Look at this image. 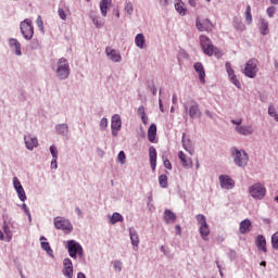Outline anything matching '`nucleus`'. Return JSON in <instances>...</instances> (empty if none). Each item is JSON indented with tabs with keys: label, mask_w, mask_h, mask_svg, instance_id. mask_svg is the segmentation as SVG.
I'll list each match as a JSON object with an SVG mask.
<instances>
[{
	"label": "nucleus",
	"mask_w": 278,
	"mask_h": 278,
	"mask_svg": "<svg viewBox=\"0 0 278 278\" xmlns=\"http://www.w3.org/2000/svg\"><path fill=\"white\" fill-rule=\"evenodd\" d=\"M200 45L205 55H208L210 58H212V55H215V58H217L218 60L219 58H223V51L216 48L214 45H212V40H210L207 36H200Z\"/></svg>",
	"instance_id": "obj_1"
},
{
	"label": "nucleus",
	"mask_w": 278,
	"mask_h": 278,
	"mask_svg": "<svg viewBox=\"0 0 278 278\" xmlns=\"http://www.w3.org/2000/svg\"><path fill=\"white\" fill-rule=\"evenodd\" d=\"M66 249L68 251L70 257L73 260H77V255H79V257L84 256V248H81V244L75 240H68L66 242Z\"/></svg>",
	"instance_id": "obj_2"
},
{
	"label": "nucleus",
	"mask_w": 278,
	"mask_h": 278,
	"mask_svg": "<svg viewBox=\"0 0 278 278\" xmlns=\"http://www.w3.org/2000/svg\"><path fill=\"white\" fill-rule=\"evenodd\" d=\"M68 75H71V65H68L66 59L62 58L58 61L56 77L59 79H68Z\"/></svg>",
	"instance_id": "obj_3"
},
{
	"label": "nucleus",
	"mask_w": 278,
	"mask_h": 278,
	"mask_svg": "<svg viewBox=\"0 0 278 278\" xmlns=\"http://www.w3.org/2000/svg\"><path fill=\"white\" fill-rule=\"evenodd\" d=\"M185 111L189 113L191 118H201L202 114L201 109H199V103L192 98L189 99V106L188 103L184 104Z\"/></svg>",
	"instance_id": "obj_4"
},
{
	"label": "nucleus",
	"mask_w": 278,
	"mask_h": 278,
	"mask_svg": "<svg viewBox=\"0 0 278 278\" xmlns=\"http://www.w3.org/2000/svg\"><path fill=\"white\" fill-rule=\"evenodd\" d=\"M197 220L199 224V231L201 235L202 240H210V226H207V220L205 219V216L198 215Z\"/></svg>",
	"instance_id": "obj_5"
},
{
	"label": "nucleus",
	"mask_w": 278,
	"mask_h": 278,
	"mask_svg": "<svg viewBox=\"0 0 278 278\" xmlns=\"http://www.w3.org/2000/svg\"><path fill=\"white\" fill-rule=\"evenodd\" d=\"M20 29L22 31V36H24L26 40H31V38H34V25H31L29 18H26L23 22H21Z\"/></svg>",
	"instance_id": "obj_6"
},
{
	"label": "nucleus",
	"mask_w": 278,
	"mask_h": 278,
	"mask_svg": "<svg viewBox=\"0 0 278 278\" xmlns=\"http://www.w3.org/2000/svg\"><path fill=\"white\" fill-rule=\"evenodd\" d=\"M54 227L55 229H61L64 233H71L73 231V224L68 219H64L63 217L54 218Z\"/></svg>",
	"instance_id": "obj_7"
},
{
	"label": "nucleus",
	"mask_w": 278,
	"mask_h": 278,
	"mask_svg": "<svg viewBox=\"0 0 278 278\" xmlns=\"http://www.w3.org/2000/svg\"><path fill=\"white\" fill-rule=\"evenodd\" d=\"M243 73L245 77H249L250 79H255V77L257 76V61L256 60L248 61Z\"/></svg>",
	"instance_id": "obj_8"
},
{
	"label": "nucleus",
	"mask_w": 278,
	"mask_h": 278,
	"mask_svg": "<svg viewBox=\"0 0 278 278\" xmlns=\"http://www.w3.org/2000/svg\"><path fill=\"white\" fill-rule=\"evenodd\" d=\"M250 194L253 199H262L266 197V188L262 184L256 182L250 188Z\"/></svg>",
	"instance_id": "obj_9"
},
{
	"label": "nucleus",
	"mask_w": 278,
	"mask_h": 278,
	"mask_svg": "<svg viewBox=\"0 0 278 278\" xmlns=\"http://www.w3.org/2000/svg\"><path fill=\"white\" fill-rule=\"evenodd\" d=\"M122 127H123V121H121V115L118 114L113 115L111 121L112 136L114 137L118 136V131H121Z\"/></svg>",
	"instance_id": "obj_10"
},
{
	"label": "nucleus",
	"mask_w": 278,
	"mask_h": 278,
	"mask_svg": "<svg viewBox=\"0 0 278 278\" xmlns=\"http://www.w3.org/2000/svg\"><path fill=\"white\" fill-rule=\"evenodd\" d=\"M248 163H249V154H247V152L244 151L236 150L235 164H237V166H247Z\"/></svg>",
	"instance_id": "obj_11"
},
{
	"label": "nucleus",
	"mask_w": 278,
	"mask_h": 278,
	"mask_svg": "<svg viewBox=\"0 0 278 278\" xmlns=\"http://www.w3.org/2000/svg\"><path fill=\"white\" fill-rule=\"evenodd\" d=\"M195 26L199 31H212L214 25H212V22L210 20H203L200 21L197 18Z\"/></svg>",
	"instance_id": "obj_12"
},
{
	"label": "nucleus",
	"mask_w": 278,
	"mask_h": 278,
	"mask_svg": "<svg viewBox=\"0 0 278 278\" xmlns=\"http://www.w3.org/2000/svg\"><path fill=\"white\" fill-rule=\"evenodd\" d=\"M219 182L222 188H224L225 190H231L236 186L233 179H231V177H229L228 175L219 176Z\"/></svg>",
	"instance_id": "obj_13"
},
{
	"label": "nucleus",
	"mask_w": 278,
	"mask_h": 278,
	"mask_svg": "<svg viewBox=\"0 0 278 278\" xmlns=\"http://www.w3.org/2000/svg\"><path fill=\"white\" fill-rule=\"evenodd\" d=\"M63 266V275L67 278H73V261L71 258H64Z\"/></svg>",
	"instance_id": "obj_14"
},
{
	"label": "nucleus",
	"mask_w": 278,
	"mask_h": 278,
	"mask_svg": "<svg viewBox=\"0 0 278 278\" xmlns=\"http://www.w3.org/2000/svg\"><path fill=\"white\" fill-rule=\"evenodd\" d=\"M149 157H150L151 168H152L153 173H155V167L157 166V150H155L154 147H150Z\"/></svg>",
	"instance_id": "obj_15"
},
{
	"label": "nucleus",
	"mask_w": 278,
	"mask_h": 278,
	"mask_svg": "<svg viewBox=\"0 0 278 278\" xmlns=\"http://www.w3.org/2000/svg\"><path fill=\"white\" fill-rule=\"evenodd\" d=\"M105 53L108 58L112 60V62H121V60H123V58L121 56V53L112 48H106Z\"/></svg>",
	"instance_id": "obj_16"
},
{
	"label": "nucleus",
	"mask_w": 278,
	"mask_h": 278,
	"mask_svg": "<svg viewBox=\"0 0 278 278\" xmlns=\"http://www.w3.org/2000/svg\"><path fill=\"white\" fill-rule=\"evenodd\" d=\"M25 146L29 151H34L38 147V139L36 137L27 136L24 138Z\"/></svg>",
	"instance_id": "obj_17"
},
{
	"label": "nucleus",
	"mask_w": 278,
	"mask_h": 278,
	"mask_svg": "<svg viewBox=\"0 0 278 278\" xmlns=\"http://www.w3.org/2000/svg\"><path fill=\"white\" fill-rule=\"evenodd\" d=\"M255 244L258 249V251H263V253H267V249H266V238L262 235H258L255 239Z\"/></svg>",
	"instance_id": "obj_18"
},
{
	"label": "nucleus",
	"mask_w": 278,
	"mask_h": 278,
	"mask_svg": "<svg viewBox=\"0 0 278 278\" xmlns=\"http://www.w3.org/2000/svg\"><path fill=\"white\" fill-rule=\"evenodd\" d=\"M181 142L185 151H187V153H189L190 155H193L194 149L192 148V142L190 141V139L186 137V134H182Z\"/></svg>",
	"instance_id": "obj_19"
},
{
	"label": "nucleus",
	"mask_w": 278,
	"mask_h": 278,
	"mask_svg": "<svg viewBox=\"0 0 278 278\" xmlns=\"http://www.w3.org/2000/svg\"><path fill=\"white\" fill-rule=\"evenodd\" d=\"M194 70L199 74V79L201 84H205V68L203 67L202 63H195L194 64Z\"/></svg>",
	"instance_id": "obj_20"
},
{
	"label": "nucleus",
	"mask_w": 278,
	"mask_h": 278,
	"mask_svg": "<svg viewBox=\"0 0 278 278\" xmlns=\"http://www.w3.org/2000/svg\"><path fill=\"white\" fill-rule=\"evenodd\" d=\"M175 10L180 14V16H186L188 14V9H186V3L181 0H176Z\"/></svg>",
	"instance_id": "obj_21"
},
{
	"label": "nucleus",
	"mask_w": 278,
	"mask_h": 278,
	"mask_svg": "<svg viewBox=\"0 0 278 278\" xmlns=\"http://www.w3.org/2000/svg\"><path fill=\"white\" fill-rule=\"evenodd\" d=\"M178 157L185 168H192V161L186 156V153H184V151L178 152Z\"/></svg>",
	"instance_id": "obj_22"
},
{
	"label": "nucleus",
	"mask_w": 278,
	"mask_h": 278,
	"mask_svg": "<svg viewBox=\"0 0 278 278\" xmlns=\"http://www.w3.org/2000/svg\"><path fill=\"white\" fill-rule=\"evenodd\" d=\"M236 132L241 136H251L253 134V126H237Z\"/></svg>",
	"instance_id": "obj_23"
},
{
	"label": "nucleus",
	"mask_w": 278,
	"mask_h": 278,
	"mask_svg": "<svg viewBox=\"0 0 278 278\" xmlns=\"http://www.w3.org/2000/svg\"><path fill=\"white\" fill-rule=\"evenodd\" d=\"M157 136V126L155 124H151L148 129V140L149 142H155V137Z\"/></svg>",
	"instance_id": "obj_24"
},
{
	"label": "nucleus",
	"mask_w": 278,
	"mask_h": 278,
	"mask_svg": "<svg viewBox=\"0 0 278 278\" xmlns=\"http://www.w3.org/2000/svg\"><path fill=\"white\" fill-rule=\"evenodd\" d=\"M260 31L262 36H268V34H270V30L268 29V21L265 18L260 20Z\"/></svg>",
	"instance_id": "obj_25"
},
{
	"label": "nucleus",
	"mask_w": 278,
	"mask_h": 278,
	"mask_svg": "<svg viewBox=\"0 0 278 278\" xmlns=\"http://www.w3.org/2000/svg\"><path fill=\"white\" fill-rule=\"evenodd\" d=\"M129 236L132 247H138V244H140V238L138 237V232H136L134 228H130Z\"/></svg>",
	"instance_id": "obj_26"
},
{
	"label": "nucleus",
	"mask_w": 278,
	"mask_h": 278,
	"mask_svg": "<svg viewBox=\"0 0 278 278\" xmlns=\"http://www.w3.org/2000/svg\"><path fill=\"white\" fill-rule=\"evenodd\" d=\"M135 43H136V47H138L139 49H144V45L147 43V39H144V35L138 34L135 37Z\"/></svg>",
	"instance_id": "obj_27"
},
{
	"label": "nucleus",
	"mask_w": 278,
	"mask_h": 278,
	"mask_svg": "<svg viewBox=\"0 0 278 278\" xmlns=\"http://www.w3.org/2000/svg\"><path fill=\"white\" fill-rule=\"evenodd\" d=\"M251 231V220L244 219L240 223V233H249Z\"/></svg>",
	"instance_id": "obj_28"
},
{
	"label": "nucleus",
	"mask_w": 278,
	"mask_h": 278,
	"mask_svg": "<svg viewBox=\"0 0 278 278\" xmlns=\"http://www.w3.org/2000/svg\"><path fill=\"white\" fill-rule=\"evenodd\" d=\"M10 47L13 51H15V55H22L21 52V43L16 39H11L10 40Z\"/></svg>",
	"instance_id": "obj_29"
},
{
	"label": "nucleus",
	"mask_w": 278,
	"mask_h": 278,
	"mask_svg": "<svg viewBox=\"0 0 278 278\" xmlns=\"http://www.w3.org/2000/svg\"><path fill=\"white\" fill-rule=\"evenodd\" d=\"M164 220L166 223H175V220H177V215H175V213H173L172 211H165Z\"/></svg>",
	"instance_id": "obj_30"
},
{
	"label": "nucleus",
	"mask_w": 278,
	"mask_h": 278,
	"mask_svg": "<svg viewBox=\"0 0 278 278\" xmlns=\"http://www.w3.org/2000/svg\"><path fill=\"white\" fill-rule=\"evenodd\" d=\"M109 8H110V0H102L100 2V10H101L102 16H108Z\"/></svg>",
	"instance_id": "obj_31"
},
{
	"label": "nucleus",
	"mask_w": 278,
	"mask_h": 278,
	"mask_svg": "<svg viewBox=\"0 0 278 278\" xmlns=\"http://www.w3.org/2000/svg\"><path fill=\"white\" fill-rule=\"evenodd\" d=\"M2 229H3V233L5 236L7 242H11L12 241V230L10 229V226H8V223L3 224Z\"/></svg>",
	"instance_id": "obj_32"
},
{
	"label": "nucleus",
	"mask_w": 278,
	"mask_h": 278,
	"mask_svg": "<svg viewBox=\"0 0 278 278\" xmlns=\"http://www.w3.org/2000/svg\"><path fill=\"white\" fill-rule=\"evenodd\" d=\"M244 16L247 25H251L253 23V15L251 14V7L249 4L245 8Z\"/></svg>",
	"instance_id": "obj_33"
},
{
	"label": "nucleus",
	"mask_w": 278,
	"mask_h": 278,
	"mask_svg": "<svg viewBox=\"0 0 278 278\" xmlns=\"http://www.w3.org/2000/svg\"><path fill=\"white\" fill-rule=\"evenodd\" d=\"M41 248L43 251H47V253H53V250H51V245L49 242H47V238L40 237Z\"/></svg>",
	"instance_id": "obj_34"
},
{
	"label": "nucleus",
	"mask_w": 278,
	"mask_h": 278,
	"mask_svg": "<svg viewBox=\"0 0 278 278\" xmlns=\"http://www.w3.org/2000/svg\"><path fill=\"white\" fill-rule=\"evenodd\" d=\"M268 115L274 118V121H276V123H278V113H277V109H275V106L273 104H270L268 106Z\"/></svg>",
	"instance_id": "obj_35"
},
{
	"label": "nucleus",
	"mask_w": 278,
	"mask_h": 278,
	"mask_svg": "<svg viewBox=\"0 0 278 278\" xmlns=\"http://www.w3.org/2000/svg\"><path fill=\"white\" fill-rule=\"evenodd\" d=\"M58 134H61L62 136H66L68 134V125L61 124L56 126Z\"/></svg>",
	"instance_id": "obj_36"
},
{
	"label": "nucleus",
	"mask_w": 278,
	"mask_h": 278,
	"mask_svg": "<svg viewBox=\"0 0 278 278\" xmlns=\"http://www.w3.org/2000/svg\"><path fill=\"white\" fill-rule=\"evenodd\" d=\"M159 184H160L161 188H168V176L161 175L159 177Z\"/></svg>",
	"instance_id": "obj_37"
},
{
	"label": "nucleus",
	"mask_w": 278,
	"mask_h": 278,
	"mask_svg": "<svg viewBox=\"0 0 278 278\" xmlns=\"http://www.w3.org/2000/svg\"><path fill=\"white\" fill-rule=\"evenodd\" d=\"M229 79H230L231 84H233V86H236V88H239V90L242 88V85L240 84V80H238V76H236V74L230 75Z\"/></svg>",
	"instance_id": "obj_38"
},
{
	"label": "nucleus",
	"mask_w": 278,
	"mask_h": 278,
	"mask_svg": "<svg viewBox=\"0 0 278 278\" xmlns=\"http://www.w3.org/2000/svg\"><path fill=\"white\" fill-rule=\"evenodd\" d=\"M123 220V215L121 213H114L111 217L112 225H116V223H121Z\"/></svg>",
	"instance_id": "obj_39"
},
{
	"label": "nucleus",
	"mask_w": 278,
	"mask_h": 278,
	"mask_svg": "<svg viewBox=\"0 0 278 278\" xmlns=\"http://www.w3.org/2000/svg\"><path fill=\"white\" fill-rule=\"evenodd\" d=\"M17 192L18 199L22 201H25L27 199V195L25 194V189L23 187H20L18 189H15Z\"/></svg>",
	"instance_id": "obj_40"
},
{
	"label": "nucleus",
	"mask_w": 278,
	"mask_h": 278,
	"mask_svg": "<svg viewBox=\"0 0 278 278\" xmlns=\"http://www.w3.org/2000/svg\"><path fill=\"white\" fill-rule=\"evenodd\" d=\"M124 10L128 16H131V14H134V4L131 2H127Z\"/></svg>",
	"instance_id": "obj_41"
},
{
	"label": "nucleus",
	"mask_w": 278,
	"mask_h": 278,
	"mask_svg": "<svg viewBox=\"0 0 278 278\" xmlns=\"http://www.w3.org/2000/svg\"><path fill=\"white\" fill-rule=\"evenodd\" d=\"M271 247L273 249H275L276 251L278 250V232L274 233L271 236Z\"/></svg>",
	"instance_id": "obj_42"
},
{
	"label": "nucleus",
	"mask_w": 278,
	"mask_h": 278,
	"mask_svg": "<svg viewBox=\"0 0 278 278\" xmlns=\"http://www.w3.org/2000/svg\"><path fill=\"white\" fill-rule=\"evenodd\" d=\"M108 118L103 117L101 121H100V129H102V131H105V129H108Z\"/></svg>",
	"instance_id": "obj_43"
},
{
	"label": "nucleus",
	"mask_w": 278,
	"mask_h": 278,
	"mask_svg": "<svg viewBox=\"0 0 278 278\" xmlns=\"http://www.w3.org/2000/svg\"><path fill=\"white\" fill-rule=\"evenodd\" d=\"M266 12H267V16H269V18H273V16H275V13L277 12V8L269 7Z\"/></svg>",
	"instance_id": "obj_44"
},
{
	"label": "nucleus",
	"mask_w": 278,
	"mask_h": 278,
	"mask_svg": "<svg viewBox=\"0 0 278 278\" xmlns=\"http://www.w3.org/2000/svg\"><path fill=\"white\" fill-rule=\"evenodd\" d=\"M114 266V270H116L117 273H121V270H123V263H121V261H115L113 263Z\"/></svg>",
	"instance_id": "obj_45"
},
{
	"label": "nucleus",
	"mask_w": 278,
	"mask_h": 278,
	"mask_svg": "<svg viewBox=\"0 0 278 278\" xmlns=\"http://www.w3.org/2000/svg\"><path fill=\"white\" fill-rule=\"evenodd\" d=\"M58 14H59L61 21H66V11H64V9L59 8Z\"/></svg>",
	"instance_id": "obj_46"
},
{
	"label": "nucleus",
	"mask_w": 278,
	"mask_h": 278,
	"mask_svg": "<svg viewBox=\"0 0 278 278\" xmlns=\"http://www.w3.org/2000/svg\"><path fill=\"white\" fill-rule=\"evenodd\" d=\"M226 73H228V77L231 75H236V73L233 72V68L231 67V63L226 62Z\"/></svg>",
	"instance_id": "obj_47"
},
{
	"label": "nucleus",
	"mask_w": 278,
	"mask_h": 278,
	"mask_svg": "<svg viewBox=\"0 0 278 278\" xmlns=\"http://www.w3.org/2000/svg\"><path fill=\"white\" fill-rule=\"evenodd\" d=\"M117 160L121 164H125L126 155L124 151H121L117 155Z\"/></svg>",
	"instance_id": "obj_48"
},
{
	"label": "nucleus",
	"mask_w": 278,
	"mask_h": 278,
	"mask_svg": "<svg viewBox=\"0 0 278 278\" xmlns=\"http://www.w3.org/2000/svg\"><path fill=\"white\" fill-rule=\"evenodd\" d=\"M13 186L15 190H17L18 188H23V185H21V180H18L17 177L13 178Z\"/></svg>",
	"instance_id": "obj_49"
},
{
	"label": "nucleus",
	"mask_w": 278,
	"mask_h": 278,
	"mask_svg": "<svg viewBox=\"0 0 278 278\" xmlns=\"http://www.w3.org/2000/svg\"><path fill=\"white\" fill-rule=\"evenodd\" d=\"M37 23V27H39V29H45V23L42 22V16H38L36 20Z\"/></svg>",
	"instance_id": "obj_50"
},
{
	"label": "nucleus",
	"mask_w": 278,
	"mask_h": 278,
	"mask_svg": "<svg viewBox=\"0 0 278 278\" xmlns=\"http://www.w3.org/2000/svg\"><path fill=\"white\" fill-rule=\"evenodd\" d=\"M50 153L52 155V159H58V149L54 146L50 147Z\"/></svg>",
	"instance_id": "obj_51"
},
{
	"label": "nucleus",
	"mask_w": 278,
	"mask_h": 278,
	"mask_svg": "<svg viewBox=\"0 0 278 278\" xmlns=\"http://www.w3.org/2000/svg\"><path fill=\"white\" fill-rule=\"evenodd\" d=\"M164 166L167 168V170H173V165L170 164V161L168 159L164 160Z\"/></svg>",
	"instance_id": "obj_52"
},
{
	"label": "nucleus",
	"mask_w": 278,
	"mask_h": 278,
	"mask_svg": "<svg viewBox=\"0 0 278 278\" xmlns=\"http://www.w3.org/2000/svg\"><path fill=\"white\" fill-rule=\"evenodd\" d=\"M138 114H139V116H146L147 115V113L144 112V106H139L138 108Z\"/></svg>",
	"instance_id": "obj_53"
},
{
	"label": "nucleus",
	"mask_w": 278,
	"mask_h": 278,
	"mask_svg": "<svg viewBox=\"0 0 278 278\" xmlns=\"http://www.w3.org/2000/svg\"><path fill=\"white\" fill-rule=\"evenodd\" d=\"M51 168H58V159H52Z\"/></svg>",
	"instance_id": "obj_54"
},
{
	"label": "nucleus",
	"mask_w": 278,
	"mask_h": 278,
	"mask_svg": "<svg viewBox=\"0 0 278 278\" xmlns=\"http://www.w3.org/2000/svg\"><path fill=\"white\" fill-rule=\"evenodd\" d=\"M231 123L232 125H237L238 127H240V125H242V119H238V121L232 119Z\"/></svg>",
	"instance_id": "obj_55"
},
{
	"label": "nucleus",
	"mask_w": 278,
	"mask_h": 278,
	"mask_svg": "<svg viewBox=\"0 0 278 278\" xmlns=\"http://www.w3.org/2000/svg\"><path fill=\"white\" fill-rule=\"evenodd\" d=\"M177 236H181V226L177 225L175 227Z\"/></svg>",
	"instance_id": "obj_56"
},
{
	"label": "nucleus",
	"mask_w": 278,
	"mask_h": 278,
	"mask_svg": "<svg viewBox=\"0 0 278 278\" xmlns=\"http://www.w3.org/2000/svg\"><path fill=\"white\" fill-rule=\"evenodd\" d=\"M93 24L96 25V27H101V23H99V18H93Z\"/></svg>",
	"instance_id": "obj_57"
},
{
	"label": "nucleus",
	"mask_w": 278,
	"mask_h": 278,
	"mask_svg": "<svg viewBox=\"0 0 278 278\" xmlns=\"http://www.w3.org/2000/svg\"><path fill=\"white\" fill-rule=\"evenodd\" d=\"M189 4H191L192 8H197V2L194 0H189Z\"/></svg>",
	"instance_id": "obj_58"
},
{
	"label": "nucleus",
	"mask_w": 278,
	"mask_h": 278,
	"mask_svg": "<svg viewBox=\"0 0 278 278\" xmlns=\"http://www.w3.org/2000/svg\"><path fill=\"white\" fill-rule=\"evenodd\" d=\"M141 121L143 125H147V115H141Z\"/></svg>",
	"instance_id": "obj_59"
},
{
	"label": "nucleus",
	"mask_w": 278,
	"mask_h": 278,
	"mask_svg": "<svg viewBox=\"0 0 278 278\" xmlns=\"http://www.w3.org/2000/svg\"><path fill=\"white\" fill-rule=\"evenodd\" d=\"M159 105H160L161 112H164V104H162V100H159Z\"/></svg>",
	"instance_id": "obj_60"
},
{
	"label": "nucleus",
	"mask_w": 278,
	"mask_h": 278,
	"mask_svg": "<svg viewBox=\"0 0 278 278\" xmlns=\"http://www.w3.org/2000/svg\"><path fill=\"white\" fill-rule=\"evenodd\" d=\"M77 278H86V275L84 273H78Z\"/></svg>",
	"instance_id": "obj_61"
},
{
	"label": "nucleus",
	"mask_w": 278,
	"mask_h": 278,
	"mask_svg": "<svg viewBox=\"0 0 278 278\" xmlns=\"http://www.w3.org/2000/svg\"><path fill=\"white\" fill-rule=\"evenodd\" d=\"M273 5H278V0H269Z\"/></svg>",
	"instance_id": "obj_62"
},
{
	"label": "nucleus",
	"mask_w": 278,
	"mask_h": 278,
	"mask_svg": "<svg viewBox=\"0 0 278 278\" xmlns=\"http://www.w3.org/2000/svg\"><path fill=\"white\" fill-rule=\"evenodd\" d=\"M205 114H206V116H208V118H212V112L205 111Z\"/></svg>",
	"instance_id": "obj_63"
},
{
	"label": "nucleus",
	"mask_w": 278,
	"mask_h": 278,
	"mask_svg": "<svg viewBox=\"0 0 278 278\" xmlns=\"http://www.w3.org/2000/svg\"><path fill=\"white\" fill-rule=\"evenodd\" d=\"M173 103H177V96H173V99H172Z\"/></svg>",
	"instance_id": "obj_64"
}]
</instances>
